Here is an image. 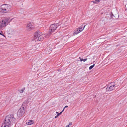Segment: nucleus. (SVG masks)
Instances as JSON below:
<instances>
[{
	"instance_id": "f257e3e1",
	"label": "nucleus",
	"mask_w": 127,
	"mask_h": 127,
	"mask_svg": "<svg viewBox=\"0 0 127 127\" xmlns=\"http://www.w3.org/2000/svg\"><path fill=\"white\" fill-rule=\"evenodd\" d=\"M15 120L13 115H9L6 116L4 122L11 126L13 123L15 122Z\"/></svg>"
},
{
	"instance_id": "f03ea898",
	"label": "nucleus",
	"mask_w": 127,
	"mask_h": 127,
	"mask_svg": "<svg viewBox=\"0 0 127 127\" xmlns=\"http://www.w3.org/2000/svg\"><path fill=\"white\" fill-rule=\"evenodd\" d=\"M27 103V101H25L22 104V106L20 109H19L17 112V115L19 117H21L25 113V108L24 106L26 105Z\"/></svg>"
},
{
	"instance_id": "7ed1b4c3",
	"label": "nucleus",
	"mask_w": 127,
	"mask_h": 127,
	"mask_svg": "<svg viewBox=\"0 0 127 127\" xmlns=\"http://www.w3.org/2000/svg\"><path fill=\"white\" fill-rule=\"evenodd\" d=\"M58 26V24H51L49 28V31L47 34L48 35L50 36L52 34Z\"/></svg>"
},
{
	"instance_id": "20e7f679",
	"label": "nucleus",
	"mask_w": 127,
	"mask_h": 127,
	"mask_svg": "<svg viewBox=\"0 0 127 127\" xmlns=\"http://www.w3.org/2000/svg\"><path fill=\"white\" fill-rule=\"evenodd\" d=\"M11 7L9 5L3 4L1 5L0 8V11L1 12L6 13L10 10Z\"/></svg>"
},
{
	"instance_id": "39448f33",
	"label": "nucleus",
	"mask_w": 127,
	"mask_h": 127,
	"mask_svg": "<svg viewBox=\"0 0 127 127\" xmlns=\"http://www.w3.org/2000/svg\"><path fill=\"white\" fill-rule=\"evenodd\" d=\"M45 36V35L42 34L39 31H37L35 33L34 36V39H36L38 38V40L39 41L42 40L44 38V37Z\"/></svg>"
},
{
	"instance_id": "423d86ee",
	"label": "nucleus",
	"mask_w": 127,
	"mask_h": 127,
	"mask_svg": "<svg viewBox=\"0 0 127 127\" xmlns=\"http://www.w3.org/2000/svg\"><path fill=\"white\" fill-rule=\"evenodd\" d=\"M114 83H111L108 85L106 88V90L107 91H111L115 89V88L119 86V84L116 85Z\"/></svg>"
},
{
	"instance_id": "0eeeda50",
	"label": "nucleus",
	"mask_w": 127,
	"mask_h": 127,
	"mask_svg": "<svg viewBox=\"0 0 127 127\" xmlns=\"http://www.w3.org/2000/svg\"><path fill=\"white\" fill-rule=\"evenodd\" d=\"M86 25H85L84 26H83V25L77 29L73 33L74 35H75L81 32L84 29Z\"/></svg>"
},
{
	"instance_id": "6e6552de",
	"label": "nucleus",
	"mask_w": 127,
	"mask_h": 127,
	"mask_svg": "<svg viewBox=\"0 0 127 127\" xmlns=\"http://www.w3.org/2000/svg\"><path fill=\"white\" fill-rule=\"evenodd\" d=\"M34 28V23H29L28 24L27 28L28 31H30L32 30Z\"/></svg>"
},
{
	"instance_id": "1a4fd4ad",
	"label": "nucleus",
	"mask_w": 127,
	"mask_h": 127,
	"mask_svg": "<svg viewBox=\"0 0 127 127\" xmlns=\"http://www.w3.org/2000/svg\"><path fill=\"white\" fill-rule=\"evenodd\" d=\"M52 50V48L49 46H47L45 49L44 51L47 54H49L50 53Z\"/></svg>"
},
{
	"instance_id": "9d476101",
	"label": "nucleus",
	"mask_w": 127,
	"mask_h": 127,
	"mask_svg": "<svg viewBox=\"0 0 127 127\" xmlns=\"http://www.w3.org/2000/svg\"><path fill=\"white\" fill-rule=\"evenodd\" d=\"M7 25L6 24V23L3 20L2 21L0 22V28L2 29L3 28L5 27Z\"/></svg>"
},
{
	"instance_id": "9b49d317",
	"label": "nucleus",
	"mask_w": 127,
	"mask_h": 127,
	"mask_svg": "<svg viewBox=\"0 0 127 127\" xmlns=\"http://www.w3.org/2000/svg\"><path fill=\"white\" fill-rule=\"evenodd\" d=\"M40 48V45L39 44H36L34 45L33 47V48L34 50H39Z\"/></svg>"
},
{
	"instance_id": "f8f14e48",
	"label": "nucleus",
	"mask_w": 127,
	"mask_h": 127,
	"mask_svg": "<svg viewBox=\"0 0 127 127\" xmlns=\"http://www.w3.org/2000/svg\"><path fill=\"white\" fill-rule=\"evenodd\" d=\"M10 18L9 17L6 18L5 19H3V20L5 21V22L6 23V24L7 25L9 23H10L12 20H9Z\"/></svg>"
},
{
	"instance_id": "ddd939ff",
	"label": "nucleus",
	"mask_w": 127,
	"mask_h": 127,
	"mask_svg": "<svg viewBox=\"0 0 127 127\" xmlns=\"http://www.w3.org/2000/svg\"><path fill=\"white\" fill-rule=\"evenodd\" d=\"M11 126L4 122V123L2 124L1 127H10Z\"/></svg>"
},
{
	"instance_id": "4468645a",
	"label": "nucleus",
	"mask_w": 127,
	"mask_h": 127,
	"mask_svg": "<svg viewBox=\"0 0 127 127\" xmlns=\"http://www.w3.org/2000/svg\"><path fill=\"white\" fill-rule=\"evenodd\" d=\"M100 1L99 0H95V1H91V2H93L95 4H97Z\"/></svg>"
},
{
	"instance_id": "2eb2a0df",
	"label": "nucleus",
	"mask_w": 127,
	"mask_h": 127,
	"mask_svg": "<svg viewBox=\"0 0 127 127\" xmlns=\"http://www.w3.org/2000/svg\"><path fill=\"white\" fill-rule=\"evenodd\" d=\"M33 124V121L32 120H30V121L28 122L27 124L28 125H30Z\"/></svg>"
},
{
	"instance_id": "dca6fc26",
	"label": "nucleus",
	"mask_w": 127,
	"mask_h": 127,
	"mask_svg": "<svg viewBox=\"0 0 127 127\" xmlns=\"http://www.w3.org/2000/svg\"><path fill=\"white\" fill-rule=\"evenodd\" d=\"M25 88H22L21 90L19 91L20 93H22L24 91Z\"/></svg>"
},
{
	"instance_id": "f3484780",
	"label": "nucleus",
	"mask_w": 127,
	"mask_h": 127,
	"mask_svg": "<svg viewBox=\"0 0 127 127\" xmlns=\"http://www.w3.org/2000/svg\"><path fill=\"white\" fill-rule=\"evenodd\" d=\"M95 64H94L93 65L89 67V69L90 70L94 66Z\"/></svg>"
},
{
	"instance_id": "a211bd4d",
	"label": "nucleus",
	"mask_w": 127,
	"mask_h": 127,
	"mask_svg": "<svg viewBox=\"0 0 127 127\" xmlns=\"http://www.w3.org/2000/svg\"><path fill=\"white\" fill-rule=\"evenodd\" d=\"M87 60V58H86L84 59H81L80 60V61H83L84 62H85Z\"/></svg>"
},
{
	"instance_id": "6ab92c4d",
	"label": "nucleus",
	"mask_w": 127,
	"mask_h": 127,
	"mask_svg": "<svg viewBox=\"0 0 127 127\" xmlns=\"http://www.w3.org/2000/svg\"><path fill=\"white\" fill-rule=\"evenodd\" d=\"M111 17L113 19H114V18L113 17V16H114H114L113 15V14L112 13H111Z\"/></svg>"
},
{
	"instance_id": "aec40b11",
	"label": "nucleus",
	"mask_w": 127,
	"mask_h": 127,
	"mask_svg": "<svg viewBox=\"0 0 127 127\" xmlns=\"http://www.w3.org/2000/svg\"><path fill=\"white\" fill-rule=\"evenodd\" d=\"M56 113L57 114V116H58L60 115L61 114V112H60V113H59L58 112H56Z\"/></svg>"
},
{
	"instance_id": "412c9836",
	"label": "nucleus",
	"mask_w": 127,
	"mask_h": 127,
	"mask_svg": "<svg viewBox=\"0 0 127 127\" xmlns=\"http://www.w3.org/2000/svg\"><path fill=\"white\" fill-rule=\"evenodd\" d=\"M0 34L1 35H2L3 36H4L5 37H6V36L5 35H4V34L2 32V33H0Z\"/></svg>"
},
{
	"instance_id": "4be33fe9",
	"label": "nucleus",
	"mask_w": 127,
	"mask_h": 127,
	"mask_svg": "<svg viewBox=\"0 0 127 127\" xmlns=\"http://www.w3.org/2000/svg\"><path fill=\"white\" fill-rule=\"evenodd\" d=\"M64 109H65V108H64V109L61 112V113H62L64 111Z\"/></svg>"
},
{
	"instance_id": "5701e85b",
	"label": "nucleus",
	"mask_w": 127,
	"mask_h": 127,
	"mask_svg": "<svg viewBox=\"0 0 127 127\" xmlns=\"http://www.w3.org/2000/svg\"><path fill=\"white\" fill-rule=\"evenodd\" d=\"M72 124V122H70L69 125V126L70 125H71Z\"/></svg>"
},
{
	"instance_id": "b1692460",
	"label": "nucleus",
	"mask_w": 127,
	"mask_h": 127,
	"mask_svg": "<svg viewBox=\"0 0 127 127\" xmlns=\"http://www.w3.org/2000/svg\"><path fill=\"white\" fill-rule=\"evenodd\" d=\"M58 116H57V115L55 117V118H57Z\"/></svg>"
},
{
	"instance_id": "393cba45",
	"label": "nucleus",
	"mask_w": 127,
	"mask_h": 127,
	"mask_svg": "<svg viewBox=\"0 0 127 127\" xmlns=\"http://www.w3.org/2000/svg\"><path fill=\"white\" fill-rule=\"evenodd\" d=\"M69 125H68L66 126L65 127H69Z\"/></svg>"
},
{
	"instance_id": "a878e982",
	"label": "nucleus",
	"mask_w": 127,
	"mask_h": 127,
	"mask_svg": "<svg viewBox=\"0 0 127 127\" xmlns=\"http://www.w3.org/2000/svg\"><path fill=\"white\" fill-rule=\"evenodd\" d=\"M68 107V106H65V107H64V108H67V107Z\"/></svg>"
},
{
	"instance_id": "bb28decb",
	"label": "nucleus",
	"mask_w": 127,
	"mask_h": 127,
	"mask_svg": "<svg viewBox=\"0 0 127 127\" xmlns=\"http://www.w3.org/2000/svg\"><path fill=\"white\" fill-rule=\"evenodd\" d=\"M94 96H94V97H96V96H95V95H94Z\"/></svg>"
}]
</instances>
